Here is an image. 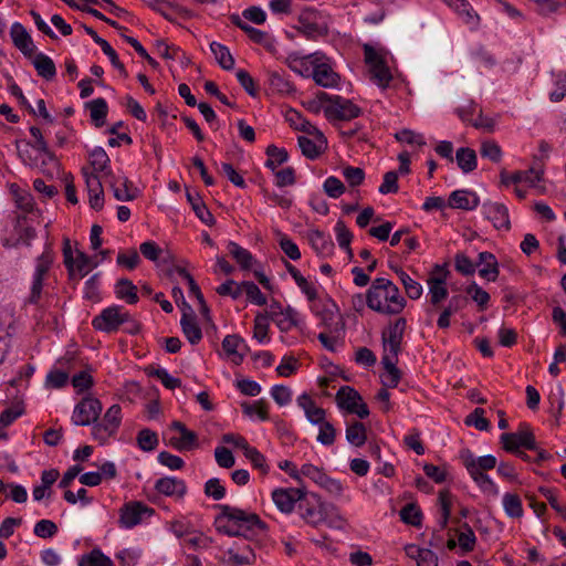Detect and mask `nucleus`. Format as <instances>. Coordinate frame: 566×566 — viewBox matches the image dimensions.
Listing matches in <instances>:
<instances>
[{"label": "nucleus", "mask_w": 566, "mask_h": 566, "mask_svg": "<svg viewBox=\"0 0 566 566\" xmlns=\"http://www.w3.org/2000/svg\"><path fill=\"white\" fill-rule=\"evenodd\" d=\"M462 464L474 483L483 491L492 495L499 494V489L485 471L493 470L496 464V458L492 454L475 458L470 449H462L459 454Z\"/></svg>", "instance_id": "nucleus-3"}, {"label": "nucleus", "mask_w": 566, "mask_h": 566, "mask_svg": "<svg viewBox=\"0 0 566 566\" xmlns=\"http://www.w3.org/2000/svg\"><path fill=\"white\" fill-rule=\"evenodd\" d=\"M155 490L166 496L182 499L187 493V485L181 479L175 476H164L156 481Z\"/></svg>", "instance_id": "nucleus-17"}, {"label": "nucleus", "mask_w": 566, "mask_h": 566, "mask_svg": "<svg viewBox=\"0 0 566 566\" xmlns=\"http://www.w3.org/2000/svg\"><path fill=\"white\" fill-rule=\"evenodd\" d=\"M346 440L354 447H361L367 441V429L366 426L360 421H353L347 424Z\"/></svg>", "instance_id": "nucleus-37"}, {"label": "nucleus", "mask_w": 566, "mask_h": 566, "mask_svg": "<svg viewBox=\"0 0 566 566\" xmlns=\"http://www.w3.org/2000/svg\"><path fill=\"white\" fill-rule=\"evenodd\" d=\"M217 507L220 513L214 520V525L219 533L252 539L254 536L264 534L268 530L266 523L255 513L228 504H221Z\"/></svg>", "instance_id": "nucleus-1"}, {"label": "nucleus", "mask_w": 566, "mask_h": 566, "mask_svg": "<svg viewBox=\"0 0 566 566\" xmlns=\"http://www.w3.org/2000/svg\"><path fill=\"white\" fill-rule=\"evenodd\" d=\"M365 63L369 66L371 80L378 86L386 88L392 80L385 59L369 44L364 45Z\"/></svg>", "instance_id": "nucleus-9"}, {"label": "nucleus", "mask_w": 566, "mask_h": 566, "mask_svg": "<svg viewBox=\"0 0 566 566\" xmlns=\"http://www.w3.org/2000/svg\"><path fill=\"white\" fill-rule=\"evenodd\" d=\"M451 497L452 494L449 490H441L439 492V504L441 509V517L439 520V527L443 530L447 527L451 515Z\"/></svg>", "instance_id": "nucleus-54"}, {"label": "nucleus", "mask_w": 566, "mask_h": 566, "mask_svg": "<svg viewBox=\"0 0 566 566\" xmlns=\"http://www.w3.org/2000/svg\"><path fill=\"white\" fill-rule=\"evenodd\" d=\"M323 189L328 197L334 199L339 198L346 190L344 184L334 176L326 178Z\"/></svg>", "instance_id": "nucleus-63"}, {"label": "nucleus", "mask_w": 566, "mask_h": 566, "mask_svg": "<svg viewBox=\"0 0 566 566\" xmlns=\"http://www.w3.org/2000/svg\"><path fill=\"white\" fill-rule=\"evenodd\" d=\"M102 402L94 397H84L74 408L72 421L76 426H88L98 420Z\"/></svg>", "instance_id": "nucleus-11"}, {"label": "nucleus", "mask_w": 566, "mask_h": 566, "mask_svg": "<svg viewBox=\"0 0 566 566\" xmlns=\"http://www.w3.org/2000/svg\"><path fill=\"white\" fill-rule=\"evenodd\" d=\"M90 164L95 172L106 171L109 165V157L102 147H95L90 153Z\"/></svg>", "instance_id": "nucleus-56"}, {"label": "nucleus", "mask_w": 566, "mask_h": 566, "mask_svg": "<svg viewBox=\"0 0 566 566\" xmlns=\"http://www.w3.org/2000/svg\"><path fill=\"white\" fill-rule=\"evenodd\" d=\"M85 107L90 109L92 123L95 127L104 126L108 114V106L103 97H98L85 103Z\"/></svg>", "instance_id": "nucleus-28"}, {"label": "nucleus", "mask_w": 566, "mask_h": 566, "mask_svg": "<svg viewBox=\"0 0 566 566\" xmlns=\"http://www.w3.org/2000/svg\"><path fill=\"white\" fill-rule=\"evenodd\" d=\"M268 82L273 93L291 94L295 91L294 85L279 72H269Z\"/></svg>", "instance_id": "nucleus-43"}, {"label": "nucleus", "mask_w": 566, "mask_h": 566, "mask_svg": "<svg viewBox=\"0 0 566 566\" xmlns=\"http://www.w3.org/2000/svg\"><path fill=\"white\" fill-rule=\"evenodd\" d=\"M321 324L326 329L325 332H329L331 334H340L344 332L345 324L340 317L331 311L324 310L321 314Z\"/></svg>", "instance_id": "nucleus-47"}, {"label": "nucleus", "mask_w": 566, "mask_h": 566, "mask_svg": "<svg viewBox=\"0 0 566 566\" xmlns=\"http://www.w3.org/2000/svg\"><path fill=\"white\" fill-rule=\"evenodd\" d=\"M480 154L483 158L490 159L492 163H500L502 159V150L494 140H485L481 144Z\"/></svg>", "instance_id": "nucleus-60"}, {"label": "nucleus", "mask_w": 566, "mask_h": 566, "mask_svg": "<svg viewBox=\"0 0 566 566\" xmlns=\"http://www.w3.org/2000/svg\"><path fill=\"white\" fill-rule=\"evenodd\" d=\"M484 409L475 408L464 420L467 426H474L478 430L486 431L490 428V421L484 417Z\"/></svg>", "instance_id": "nucleus-61"}, {"label": "nucleus", "mask_w": 566, "mask_h": 566, "mask_svg": "<svg viewBox=\"0 0 566 566\" xmlns=\"http://www.w3.org/2000/svg\"><path fill=\"white\" fill-rule=\"evenodd\" d=\"M500 442L506 452L517 451L521 447L527 450H537L535 436L527 422H521L516 432L502 433Z\"/></svg>", "instance_id": "nucleus-8"}, {"label": "nucleus", "mask_w": 566, "mask_h": 566, "mask_svg": "<svg viewBox=\"0 0 566 566\" xmlns=\"http://www.w3.org/2000/svg\"><path fill=\"white\" fill-rule=\"evenodd\" d=\"M455 160L458 167L464 172L473 171L478 166L475 150L469 147H461L457 150Z\"/></svg>", "instance_id": "nucleus-36"}, {"label": "nucleus", "mask_w": 566, "mask_h": 566, "mask_svg": "<svg viewBox=\"0 0 566 566\" xmlns=\"http://www.w3.org/2000/svg\"><path fill=\"white\" fill-rule=\"evenodd\" d=\"M483 211L496 229L510 230L509 210L503 203L486 202L483 205Z\"/></svg>", "instance_id": "nucleus-18"}, {"label": "nucleus", "mask_w": 566, "mask_h": 566, "mask_svg": "<svg viewBox=\"0 0 566 566\" xmlns=\"http://www.w3.org/2000/svg\"><path fill=\"white\" fill-rule=\"evenodd\" d=\"M312 248L321 255H329L334 250V243L323 231L312 230L308 234Z\"/></svg>", "instance_id": "nucleus-32"}, {"label": "nucleus", "mask_w": 566, "mask_h": 566, "mask_svg": "<svg viewBox=\"0 0 566 566\" xmlns=\"http://www.w3.org/2000/svg\"><path fill=\"white\" fill-rule=\"evenodd\" d=\"M462 531L458 534V543L461 549L465 553L474 549L476 537L468 523H463L461 526Z\"/></svg>", "instance_id": "nucleus-55"}, {"label": "nucleus", "mask_w": 566, "mask_h": 566, "mask_svg": "<svg viewBox=\"0 0 566 566\" xmlns=\"http://www.w3.org/2000/svg\"><path fill=\"white\" fill-rule=\"evenodd\" d=\"M398 355L384 353L381 364L388 373V380L384 381V386L395 388L401 379V371L397 368Z\"/></svg>", "instance_id": "nucleus-29"}, {"label": "nucleus", "mask_w": 566, "mask_h": 566, "mask_svg": "<svg viewBox=\"0 0 566 566\" xmlns=\"http://www.w3.org/2000/svg\"><path fill=\"white\" fill-rule=\"evenodd\" d=\"M319 96L323 99H332L331 104L324 107V115L329 122L350 120L361 114L359 106L340 95L321 94Z\"/></svg>", "instance_id": "nucleus-6"}, {"label": "nucleus", "mask_w": 566, "mask_h": 566, "mask_svg": "<svg viewBox=\"0 0 566 566\" xmlns=\"http://www.w3.org/2000/svg\"><path fill=\"white\" fill-rule=\"evenodd\" d=\"M465 293L467 295H470L471 298L478 304L479 311L483 312L486 310L491 298L490 294L475 282H472L467 286Z\"/></svg>", "instance_id": "nucleus-51"}, {"label": "nucleus", "mask_w": 566, "mask_h": 566, "mask_svg": "<svg viewBox=\"0 0 566 566\" xmlns=\"http://www.w3.org/2000/svg\"><path fill=\"white\" fill-rule=\"evenodd\" d=\"M297 511L300 516L310 525L317 526L322 523L331 522L334 518L335 506L322 501V497L313 492L303 491L300 499Z\"/></svg>", "instance_id": "nucleus-4"}, {"label": "nucleus", "mask_w": 566, "mask_h": 566, "mask_svg": "<svg viewBox=\"0 0 566 566\" xmlns=\"http://www.w3.org/2000/svg\"><path fill=\"white\" fill-rule=\"evenodd\" d=\"M444 1L449 7L454 9V11L461 17L464 23L469 24L470 27L478 25L480 18L467 0Z\"/></svg>", "instance_id": "nucleus-26"}, {"label": "nucleus", "mask_w": 566, "mask_h": 566, "mask_svg": "<svg viewBox=\"0 0 566 566\" xmlns=\"http://www.w3.org/2000/svg\"><path fill=\"white\" fill-rule=\"evenodd\" d=\"M361 400L360 394L353 387L342 386L336 394V402L338 408L348 412L350 405L356 407V403Z\"/></svg>", "instance_id": "nucleus-38"}, {"label": "nucleus", "mask_w": 566, "mask_h": 566, "mask_svg": "<svg viewBox=\"0 0 566 566\" xmlns=\"http://www.w3.org/2000/svg\"><path fill=\"white\" fill-rule=\"evenodd\" d=\"M33 66L38 72V75L50 81L56 74V67L51 57L44 53H38L33 59Z\"/></svg>", "instance_id": "nucleus-35"}, {"label": "nucleus", "mask_w": 566, "mask_h": 566, "mask_svg": "<svg viewBox=\"0 0 566 566\" xmlns=\"http://www.w3.org/2000/svg\"><path fill=\"white\" fill-rule=\"evenodd\" d=\"M269 316L268 314H258L254 318V329H253V337L260 342L263 343L268 339V332H269Z\"/></svg>", "instance_id": "nucleus-62"}, {"label": "nucleus", "mask_w": 566, "mask_h": 566, "mask_svg": "<svg viewBox=\"0 0 566 566\" xmlns=\"http://www.w3.org/2000/svg\"><path fill=\"white\" fill-rule=\"evenodd\" d=\"M210 49H211V52L213 53L218 64L223 70L230 71L234 67V59L226 45H223L219 42H212L210 44Z\"/></svg>", "instance_id": "nucleus-44"}, {"label": "nucleus", "mask_w": 566, "mask_h": 566, "mask_svg": "<svg viewBox=\"0 0 566 566\" xmlns=\"http://www.w3.org/2000/svg\"><path fill=\"white\" fill-rule=\"evenodd\" d=\"M243 538L241 542H235L233 546L228 548L226 559L227 566H245L252 565L255 562V554L250 544L245 543Z\"/></svg>", "instance_id": "nucleus-15"}, {"label": "nucleus", "mask_w": 566, "mask_h": 566, "mask_svg": "<svg viewBox=\"0 0 566 566\" xmlns=\"http://www.w3.org/2000/svg\"><path fill=\"white\" fill-rule=\"evenodd\" d=\"M187 199L191 205V208L195 211L196 216L201 220V222L206 223L209 227L216 223L213 214L208 210L207 206L201 200L198 193L193 195L187 191Z\"/></svg>", "instance_id": "nucleus-30"}, {"label": "nucleus", "mask_w": 566, "mask_h": 566, "mask_svg": "<svg viewBox=\"0 0 566 566\" xmlns=\"http://www.w3.org/2000/svg\"><path fill=\"white\" fill-rule=\"evenodd\" d=\"M286 119L291 123V125L296 130H301L311 136L322 137V132L315 125H313L311 122L303 118L301 113H298L296 111H291V112H289Z\"/></svg>", "instance_id": "nucleus-39"}, {"label": "nucleus", "mask_w": 566, "mask_h": 566, "mask_svg": "<svg viewBox=\"0 0 566 566\" xmlns=\"http://www.w3.org/2000/svg\"><path fill=\"white\" fill-rule=\"evenodd\" d=\"M227 249L242 270L247 271L252 268L254 258L249 250L242 248L234 241H229Z\"/></svg>", "instance_id": "nucleus-33"}, {"label": "nucleus", "mask_w": 566, "mask_h": 566, "mask_svg": "<svg viewBox=\"0 0 566 566\" xmlns=\"http://www.w3.org/2000/svg\"><path fill=\"white\" fill-rule=\"evenodd\" d=\"M146 373L150 377L158 378L167 389L174 390L181 386V380L172 377L165 368L147 367Z\"/></svg>", "instance_id": "nucleus-49"}, {"label": "nucleus", "mask_w": 566, "mask_h": 566, "mask_svg": "<svg viewBox=\"0 0 566 566\" xmlns=\"http://www.w3.org/2000/svg\"><path fill=\"white\" fill-rule=\"evenodd\" d=\"M243 454L252 463L253 468L260 470L263 475L269 473L265 457L256 448L250 446Z\"/></svg>", "instance_id": "nucleus-58"}, {"label": "nucleus", "mask_w": 566, "mask_h": 566, "mask_svg": "<svg viewBox=\"0 0 566 566\" xmlns=\"http://www.w3.org/2000/svg\"><path fill=\"white\" fill-rule=\"evenodd\" d=\"M298 313L291 306H287L282 315L274 321L281 332H290L298 325Z\"/></svg>", "instance_id": "nucleus-50"}, {"label": "nucleus", "mask_w": 566, "mask_h": 566, "mask_svg": "<svg viewBox=\"0 0 566 566\" xmlns=\"http://www.w3.org/2000/svg\"><path fill=\"white\" fill-rule=\"evenodd\" d=\"M57 531V525L51 520H41L33 528V533L40 538L53 537Z\"/></svg>", "instance_id": "nucleus-64"}, {"label": "nucleus", "mask_w": 566, "mask_h": 566, "mask_svg": "<svg viewBox=\"0 0 566 566\" xmlns=\"http://www.w3.org/2000/svg\"><path fill=\"white\" fill-rule=\"evenodd\" d=\"M503 509L509 517L520 518L523 516V504L516 493H505L503 495Z\"/></svg>", "instance_id": "nucleus-45"}, {"label": "nucleus", "mask_w": 566, "mask_h": 566, "mask_svg": "<svg viewBox=\"0 0 566 566\" xmlns=\"http://www.w3.org/2000/svg\"><path fill=\"white\" fill-rule=\"evenodd\" d=\"M136 441L138 448L144 452L154 451L159 443L158 434L149 428L139 430L136 437Z\"/></svg>", "instance_id": "nucleus-46"}, {"label": "nucleus", "mask_w": 566, "mask_h": 566, "mask_svg": "<svg viewBox=\"0 0 566 566\" xmlns=\"http://www.w3.org/2000/svg\"><path fill=\"white\" fill-rule=\"evenodd\" d=\"M180 326L184 335L191 345H197L202 339V331L197 323L195 313H182Z\"/></svg>", "instance_id": "nucleus-22"}, {"label": "nucleus", "mask_w": 566, "mask_h": 566, "mask_svg": "<svg viewBox=\"0 0 566 566\" xmlns=\"http://www.w3.org/2000/svg\"><path fill=\"white\" fill-rule=\"evenodd\" d=\"M400 518L406 524H409L412 526H420L421 520H422V512L417 504L409 503V504H406L400 510Z\"/></svg>", "instance_id": "nucleus-53"}, {"label": "nucleus", "mask_w": 566, "mask_h": 566, "mask_svg": "<svg viewBox=\"0 0 566 566\" xmlns=\"http://www.w3.org/2000/svg\"><path fill=\"white\" fill-rule=\"evenodd\" d=\"M479 203L476 193L467 189L455 190L449 197V207L453 209L473 210Z\"/></svg>", "instance_id": "nucleus-19"}, {"label": "nucleus", "mask_w": 566, "mask_h": 566, "mask_svg": "<svg viewBox=\"0 0 566 566\" xmlns=\"http://www.w3.org/2000/svg\"><path fill=\"white\" fill-rule=\"evenodd\" d=\"M10 36L13 45L27 57H32L35 52V45L27 29L20 22H14L10 29Z\"/></svg>", "instance_id": "nucleus-16"}, {"label": "nucleus", "mask_w": 566, "mask_h": 566, "mask_svg": "<svg viewBox=\"0 0 566 566\" xmlns=\"http://www.w3.org/2000/svg\"><path fill=\"white\" fill-rule=\"evenodd\" d=\"M115 294L119 300H124L127 304H136L139 300L137 286L128 279H119L115 285Z\"/></svg>", "instance_id": "nucleus-31"}, {"label": "nucleus", "mask_w": 566, "mask_h": 566, "mask_svg": "<svg viewBox=\"0 0 566 566\" xmlns=\"http://www.w3.org/2000/svg\"><path fill=\"white\" fill-rule=\"evenodd\" d=\"M242 292L245 293L248 301L252 304L263 306L266 304L268 300L265 295L261 292L259 286L252 281H243L241 282Z\"/></svg>", "instance_id": "nucleus-52"}, {"label": "nucleus", "mask_w": 566, "mask_h": 566, "mask_svg": "<svg viewBox=\"0 0 566 566\" xmlns=\"http://www.w3.org/2000/svg\"><path fill=\"white\" fill-rule=\"evenodd\" d=\"M120 421L122 408L119 405L115 403L107 409L101 422L106 424L109 428V431L116 432L118 427L120 426Z\"/></svg>", "instance_id": "nucleus-59"}, {"label": "nucleus", "mask_w": 566, "mask_h": 566, "mask_svg": "<svg viewBox=\"0 0 566 566\" xmlns=\"http://www.w3.org/2000/svg\"><path fill=\"white\" fill-rule=\"evenodd\" d=\"M54 262V252L50 243L45 244L44 251L35 260V270L33 274L30 295L25 304L36 305L42 296L43 281Z\"/></svg>", "instance_id": "nucleus-5"}, {"label": "nucleus", "mask_w": 566, "mask_h": 566, "mask_svg": "<svg viewBox=\"0 0 566 566\" xmlns=\"http://www.w3.org/2000/svg\"><path fill=\"white\" fill-rule=\"evenodd\" d=\"M265 154L268 156V160L265 161V167L275 171L276 167L286 163L289 159V154L285 148H279L275 145H269L265 149Z\"/></svg>", "instance_id": "nucleus-48"}, {"label": "nucleus", "mask_w": 566, "mask_h": 566, "mask_svg": "<svg viewBox=\"0 0 566 566\" xmlns=\"http://www.w3.org/2000/svg\"><path fill=\"white\" fill-rule=\"evenodd\" d=\"M303 491V488H277L272 492V500L282 513L290 514L302 499Z\"/></svg>", "instance_id": "nucleus-14"}, {"label": "nucleus", "mask_w": 566, "mask_h": 566, "mask_svg": "<svg viewBox=\"0 0 566 566\" xmlns=\"http://www.w3.org/2000/svg\"><path fill=\"white\" fill-rule=\"evenodd\" d=\"M241 346L247 348L243 339L235 334L227 335L222 340L223 350L235 365H240L243 361V354L240 352Z\"/></svg>", "instance_id": "nucleus-27"}, {"label": "nucleus", "mask_w": 566, "mask_h": 566, "mask_svg": "<svg viewBox=\"0 0 566 566\" xmlns=\"http://www.w3.org/2000/svg\"><path fill=\"white\" fill-rule=\"evenodd\" d=\"M430 302L437 306L448 296V290L446 287V277H430L428 280Z\"/></svg>", "instance_id": "nucleus-41"}, {"label": "nucleus", "mask_w": 566, "mask_h": 566, "mask_svg": "<svg viewBox=\"0 0 566 566\" xmlns=\"http://www.w3.org/2000/svg\"><path fill=\"white\" fill-rule=\"evenodd\" d=\"M155 510L140 501H129L119 510L118 524L122 528H133L140 524L144 516L150 517Z\"/></svg>", "instance_id": "nucleus-10"}, {"label": "nucleus", "mask_w": 566, "mask_h": 566, "mask_svg": "<svg viewBox=\"0 0 566 566\" xmlns=\"http://www.w3.org/2000/svg\"><path fill=\"white\" fill-rule=\"evenodd\" d=\"M313 80L323 87H335L340 80L339 75L333 71L327 63L315 64L313 69Z\"/></svg>", "instance_id": "nucleus-21"}, {"label": "nucleus", "mask_w": 566, "mask_h": 566, "mask_svg": "<svg viewBox=\"0 0 566 566\" xmlns=\"http://www.w3.org/2000/svg\"><path fill=\"white\" fill-rule=\"evenodd\" d=\"M128 321V311L120 305H112L104 308L92 319V326L96 331L113 334Z\"/></svg>", "instance_id": "nucleus-7"}, {"label": "nucleus", "mask_w": 566, "mask_h": 566, "mask_svg": "<svg viewBox=\"0 0 566 566\" xmlns=\"http://www.w3.org/2000/svg\"><path fill=\"white\" fill-rule=\"evenodd\" d=\"M295 29L310 40H316L327 33L326 28L313 21L308 13H302L298 17V24Z\"/></svg>", "instance_id": "nucleus-25"}, {"label": "nucleus", "mask_w": 566, "mask_h": 566, "mask_svg": "<svg viewBox=\"0 0 566 566\" xmlns=\"http://www.w3.org/2000/svg\"><path fill=\"white\" fill-rule=\"evenodd\" d=\"M543 176V170L530 168L527 170H518L512 174L510 177H506L504 172L501 174L502 182L504 185L514 184L517 185L520 182L528 184L534 187L538 181H541Z\"/></svg>", "instance_id": "nucleus-23"}, {"label": "nucleus", "mask_w": 566, "mask_h": 566, "mask_svg": "<svg viewBox=\"0 0 566 566\" xmlns=\"http://www.w3.org/2000/svg\"><path fill=\"white\" fill-rule=\"evenodd\" d=\"M335 232H336V239H337L338 245L342 249L346 250L348 255L352 258L353 251L350 249V242L353 239V234L348 230V228L346 227L344 221H342V220L337 221V223L335 226Z\"/></svg>", "instance_id": "nucleus-57"}, {"label": "nucleus", "mask_w": 566, "mask_h": 566, "mask_svg": "<svg viewBox=\"0 0 566 566\" xmlns=\"http://www.w3.org/2000/svg\"><path fill=\"white\" fill-rule=\"evenodd\" d=\"M78 566H115V564L99 548H93L80 558Z\"/></svg>", "instance_id": "nucleus-42"}, {"label": "nucleus", "mask_w": 566, "mask_h": 566, "mask_svg": "<svg viewBox=\"0 0 566 566\" xmlns=\"http://www.w3.org/2000/svg\"><path fill=\"white\" fill-rule=\"evenodd\" d=\"M483 265L479 271V275L490 282H494L499 276V263L495 255L484 251L479 253V262L475 264Z\"/></svg>", "instance_id": "nucleus-24"}, {"label": "nucleus", "mask_w": 566, "mask_h": 566, "mask_svg": "<svg viewBox=\"0 0 566 566\" xmlns=\"http://www.w3.org/2000/svg\"><path fill=\"white\" fill-rule=\"evenodd\" d=\"M406 326V318L399 317L395 323L388 326V331L382 332L381 340L384 353L399 355Z\"/></svg>", "instance_id": "nucleus-12"}, {"label": "nucleus", "mask_w": 566, "mask_h": 566, "mask_svg": "<svg viewBox=\"0 0 566 566\" xmlns=\"http://www.w3.org/2000/svg\"><path fill=\"white\" fill-rule=\"evenodd\" d=\"M285 266L289 273L294 279L297 286L307 296L308 301H315L317 298L316 289L312 284H310L307 280L301 274V272L290 262L285 261Z\"/></svg>", "instance_id": "nucleus-40"}, {"label": "nucleus", "mask_w": 566, "mask_h": 566, "mask_svg": "<svg viewBox=\"0 0 566 566\" xmlns=\"http://www.w3.org/2000/svg\"><path fill=\"white\" fill-rule=\"evenodd\" d=\"M367 306L380 314L396 315L403 311L407 301L396 284L385 277H376L366 293Z\"/></svg>", "instance_id": "nucleus-2"}, {"label": "nucleus", "mask_w": 566, "mask_h": 566, "mask_svg": "<svg viewBox=\"0 0 566 566\" xmlns=\"http://www.w3.org/2000/svg\"><path fill=\"white\" fill-rule=\"evenodd\" d=\"M398 275L401 284L405 287L406 294L411 300H418L422 295V286L419 282L415 281L401 268L391 266Z\"/></svg>", "instance_id": "nucleus-34"}, {"label": "nucleus", "mask_w": 566, "mask_h": 566, "mask_svg": "<svg viewBox=\"0 0 566 566\" xmlns=\"http://www.w3.org/2000/svg\"><path fill=\"white\" fill-rule=\"evenodd\" d=\"M316 140H312L306 136H298L297 143L302 154L308 159H316L327 147V140L322 133V137L314 136Z\"/></svg>", "instance_id": "nucleus-20"}, {"label": "nucleus", "mask_w": 566, "mask_h": 566, "mask_svg": "<svg viewBox=\"0 0 566 566\" xmlns=\"http://www.w3.org/2000/svg\"><path fill=\"white\" fill-rule=\"evenodd\" d=\"M105 175L109 179V186L118 201H132L138 197V189L126 176H116L111 170L106 171Z\"/></svg>", "instance_id": "nucleus-13"}]
</instances>
